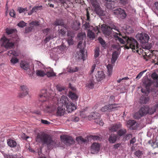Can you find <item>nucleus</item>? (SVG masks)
Returning <instances> with one entry per match:
<instances>
[{
	"label": "nucleus",
	"mask_w": 158,
	"mask_h": 158,
	"mask_svg": "<svg viewBox=\"0 0 158 158\" xmlns=\"http://www.w3.org/2000/svg\"><path fill=\"white\" fill-rule=\"evenodd\" d=\"M54 26H62L64 27L65 29L67 28V26L64 23L62 20H56L53 24Z\"/></svg>",
	"instance_id": "nucleus-24"
},
{
	"label": "nucleus",
	"mask_w": 158,
	"mask_h": 158,
	"mask_svg": "<svg viewBox=\"0 0 158 158\" xmlns=\"http://www.w3.org/2000/svg\"><path fill=\"white\" fill-rule=\"evenodd\" d=\"M136 123V121L134 120H129L127 122V125L130 128L133 126Z\"/></svg>",
	"instance_id": "nucleus-36"
},
{
	"label": "nucleus",
	"mask_w": 158,
	"mask_h": 158,
	"mask_svg": "<svg viewBox=\"0 0 158 158\" xmlns=\"http://www.w3.org/2000/svg\"><path fill=\"white\" fill-rule=\"evenodd\" d=\"M152 60L154 63H158V56L152 55Z\"/></svg>",
	"instance_id": "nucleus-56"
},
{
	"label": "nucleus",
	"mask_w": 158,
	"mask_h": 158,
	"mask_svg": "<svg viewBox=\"0 0 158 158\" xmlns=\"http://www.w3.org/2000/svg\"><path fill=\"white\" fill-rule=\"evenodd\" d=\"M15 31V30L13 29H6V32L8 35L11 34Z\"/></svg>",
	"instance_id": "nucleus-54"
},
{
	"label": "nucleus",
	"mask_w": 158,
	"mask_h": 158,
	"mask_svg": "<svg viewBox=\"0 0 158 158\" xmlns=\"http://www.w3.org/2000/svg\"><path fill=\"white\" fill-rule=\"evenodd\" d=\"M87 36L89 38L94 39L95 38V34L89 29L88 30Z\"/></svg>",
	"instance_id": "nucleus-38"
},
{
	"label": "nucleus",
	"mask_w": 158,
	"mask_h": 158,
	"mask_svg": "<svg viewBox=\"0 0 158 158\" xmlns=\"http://www.w3.org/2000/svg\"><path fill=\"white\" fill-rule=\"evenodd\" d=\"M69 97L72 100L76 101L78 98V96L76 94L75 91H70L69 93Z\"/></svg>",
	"instance_id": "nucleus-23"
},
{
	"label": "nucleus",
	"mask_w": 158,
	"mask_h": 158,
	"mask_svg": "<svg viewBox=\"0 0 158 158\" xmlns=\"http://www.w3.org/2000/svg\"><path fill=\"white\" fill-rule=\"evenodd\" d=\"M18 10H19V12L20 13H21L24 12L25 11H27V8H23L20 7L18 9Z\"/></svg>",
	"instance_id": "nucleus-63"
},
{
	"label": "nucleus",
	"mask_w": 158,
	"mask_h": 158,
	"mask_svg": "<svg viewBox=\"0 0 158 158\" xmlns=\"http://www.w3.org/2000/svg\"><path fill=\"white\" fill-rule=\"evenodd\" d=\"M68 42L69 45H71L73 44V40L72 38H69L68 39Z\"/></svg>",
	"instance_id": "nucleus-62"
},
{
	"label": "nucleus",
	"mask_w": 158,
	"mask_h": 158,
	"mask_svg": "<svg viewBox=\"0 0 158 158\" xmlns=\"http://www.w3.org/2000/svg\"><path fill=\"white\" fill-rule=\"evenodd\" d=\"M76 140L79 143L82 142H85L86 141V140H85L82 137L79 136L76 137Z\"/></svg>",
	"instance_id": "nucleus-48"
},
{
	"label": "nucleus",
	"mask_w": 158,
	"mask_h": 158,
	"mask_svg": "<svg viewBox=\"0 0 158 158\" xmlns=\"http://www.w3.org/2000/svg\"><path fill=\"white\" fill-rule=\"evenodd\" d=\"M58 33L60 36L63 37L65 35L66 31L64 28H61L58 30Z\"/></svg>",
	"instance_id": "nucleus-41"
},
{
	"label": "nucleus",
	"mask_w": 158,
	"mask_h": 158,
	"mask_svg": "<svg viewBox=\"0 0 158 158\" xmlns=\"http://www.w3.org/2000/svg\"><path fill=\"white\" fill-rule=\"evenodd\" d=\"M43 32L44 34H46V35H48L44 40V42L45 43H47L51 40L52 39L56 37L54 35V32L52 31L49 28H47L43 30Z\"/></svg>",
	"instance_id": "nucleus-5"
},
{
	"label": "nucleus",
	"mask_w": 158,
	"mask_h": 158,
	"mask_svg": "<svg viewBox=\"0 0 158 158\" xmlns=\"http://www.w3.org/2000/svg\"><path fill=\"white\" fill-rule=\"evenodd\" d=\"M10 61L13 65H14L19 62V59L15 56H13L10 60Z\"/></svg>",
	"instance_id": "nucleus-42"
},
{
	"label": "nucleus",
	"mask_w": 158,
	"mask_h": 158,
	"mask_svg": "<svg viewBox=\"0 0 158 158\" xmlns=\"http://www.w3.org/2000/svg\"><path fill=\"white\" fill-rule=\"evenodd\" d=\"M100 114L97 112L91 113V114L88 116V118L89 120L92 119H99Z\"/></svg>",
	"instance_id": "nucleus-22"
},
{
	"label": "nucleus",
	"mask_w": 158,
	"mask_h": 158,
	"mask_svg": "<svg viewBox=\"0 0 158 158\" xmlns=\"http://www.w3.org/2000/svg\"><path fill=\"white\" fill-rule=\"evenodd\" d=\"M114 29L118 31V30L116 29V27L111 28L110 26H107L106 27H105L103 30V33L106 36H109L110 35L111 33V30L112 29Z\"/></svg>",
	"instance_id": "nucleus-16"
},
{
	"label": "nucleus",
	"mask_w": 158,
	"mask_h": 158,
	"mask_svg": "<svg viewBox=\"0 0 158 158\" xmlns=\"http://www.w3.org/2000/svg\"><path fill=\"white\" fill-rule=\"evenodd\" d=\"M91 138L93 140H99L100 138L98 135H91Z\"/></svg>",
	"instance_id": "nucleus-58"
},
{
	"label": "nucleus",
	"mask_w": 158,
	"mask_h": 158,
	"mask_svg": "<svg viewBox=\"0 0 158 158\" xmlns=\"http://www.w3.org/2000/svg\"><path fill=\"white\" fill-rule=\"evenodd\" d=\"M26 23L24 22L23 21H20L19 23L17 25L19 27L23 28L26 26Z\"/></svg>",
	"instance_id": "nucleus-51"
},
{
	"label": "nucleus",
	"mask_w": 158,
	"mask_h": 158,
	"mask_svg": "<svg viewBox=\"0 0 158 158\" xmlns=\"http://www.w3.org/2000/svg\"><path fill=\"white\" fill-rule=\"evenodd\" d=\"M94 10L97 15L101 16H103V11L101 10L99 6L95 8Z\"/></svg>",
	"instance_id": "nucleus-33"
},
{
	"label": "nucleus",
	"mask_w": 158,
	"mask_h": 158,
	"mask_svg": "<svg viewBox=\"0 0 158 158\" xmlns=\"http://www.w3.org/2000/svg\"><path fill=\"white\" fill-rule=\"evenodd\" d=\"M152 77L154 80L158 79V74L155 73H153L152 75Z\"/></svg>",
	"instance_id": "nucleus-61"
},
{
	"label": "nucleus",
	"mask_w": 158,
	"mask_h": 158,
	"mask_svg": "<svg viewBox=\"0 0 158 158\" xmlns=\"http://www.w3.org/2000/svg\"><path fill=\"white\" fill-rule=\"evenodd\" d=\"M107 69L108 74L109 76H110L112 72L113 67L111 64H108L107 66Z\"/></svg>",
	"instance_id": "nucleus-39"
},
{
	"label": "nucleus",
	"mask_w": 158,
	"mask_h": 158,
	"mask_svg": "<svg viewBox=\"0 0 158 158\" xmlns=\"http://www.w3.org/2000/svg\"><path fill=\"white\" fill-rule=\"evenodd\" d=\"M83 26L84 27V29L85 30L89 29V28L90 27L89 23L86 22H85V23L83 25Z\"/></svg>",
	"instance_id": "nucleus-53"
},
{
	"label": "nucleus",
	"mask_w": 158,
	"mask_h": 158,
	"mask_svg": "<svg viewBox=\"0 0 158 158\" xmlns=\"http://www.w3.org/2000/svg\"><path fill=\"white\" fill-rule=\"evenodd\" d=\"M118 135L114 134H111L108 138V141L110 143H115L117 140Z\"/></svg>",
	"instance_id": "nucleus-20"
},
{
	"label": "nucleus",
	"mask_w": 158,
	"mask_h": 158,
	"mask_svg": "<svg viewBox=\"0 0 158 158\" xmlns=\"http://www.w3.org/2000/svg\"><path fill=\"white\" fill-rule=\"evenodd\" d=\"M149 143L151 144L152 147L153 148H158V140H156L154 142H153L152 140H151L149 141Z\"/></svg>",
	"instance_id": "nucleus-37"
},
{
	"label": "nucleus",
	"mask_w": 158,
	"mask_h": 158,
	"mask_svg": "<svg viewBox=\"0 0 158 158\" xmlns=\"http://www.w3.org/2000/svg\"><path fill=\"white\" fill-rule=\"evenodd\" d=\"M117 104H114L105 106L101 108V110L102 112L112 110L117 107Z\"/></svg>",
	"instance_id": "nucleus-12"
},
{
	"label": "nucleus",
	"mask_w": 158,
	"mask_h": 158,
	"mask_svg": "<svg viewBox=\"0 0 158 158\" xmlns=\"http://www.w3.org/2000/svg\"><path fill=\"white\" fill-rule=\"evenodd\" d=\"M10 15L12 17L15 18L16 16L15 12L13 10L10 11L9 13Z\"/></svg>",
	"instance_id": "nucleus-64"
},
{
	"label": "nucleus",
	"mask_w": 158,
	"mask_h": 158,
	"mask_svg": "<svg viewBox=\"0 0 158 158\" xmlns=\"http://www.w3.org/2000/svg\"><path fill=\"white\" fill-rule=\"evenodd\" d=\"M56 88L57 90L60 92V94H66L67 89L64 87L59 85H57L56 86Z\"/></svg>",
	"instance_id": "nucleus-26"
},
{
	"label": "nucleus",
	"mask_w": 158,
	"mask_h": 158,
	"mask_svg": "<svg viewBox=\"0 0 158 158\" xmlns=\"http://www.w3.org/2000/svg\"><path fill=\"white\" fill-rule=\"evenodd\" d=\"M21 90L18 94V97L19 98H23L28 94V89L27 86L25 85L21 86Z\"/></svg>",
	"instance_id": "nucleus-10"
},
{
	"label": "nucleus",
	"mask_w": 158,
	"mask_h": 158,
	"mask_svg": "<svg viewBox=\"0 0 158 158\" xmlns=\"http://www.w3.org/2000/svg\"><path fill=\"white\" fill-rule=\"evenodd\" d=\"M146 71V70H145L140 72L137 75L136 77V78L137 79H140V77H141V76L143 75V73L145 72Z\"/></svg>",
	"instance_id": "nucleus-55"
},
{
	"label": "nucleus",
	"mask_w": 158,
	"mask_h": 158,
	"mask_svg": "<svg viewBox=\"0 0 158 158\" xmlns=\"http://www.w3.org/2000/svg\"><path fill=\"white\" fill-rule=\"evenodd\" d=\"M60 138L62 140H64L67 144H71L74 142V140L72 138L67 135H63L60 136Z\"/></svg>",
	"instance_id": "nucleus-13"
},
{
	"label": "nucleus",
	"mask_w": 158,
	"mask_h": 158,
	"mask_svg": "<svg viewBox=\"0 0 158 158\" xmlns=\"http://www.w3.org/2000/svg\"><path fill=\"white\" fill-rule=\"evenodd\" d=\"M98 40L99 43L101 44L103 47H105L106 46L105 42L102 37H99L98 38Z\"/></svg>",
	"instance_id": "nucleus-46"
},
{
	"label": "nucleus",
	"mask_w": 158,
	"mask_h": 158,
	"mask_svg": "<svg viewBox=\"0 0 158 158\" xmlns=\"http://www.w3.org/2000/svg\"><path fill=\"white\" fill-rule=\"evenodd\" d=\"M149 100V98L148 96L142 95L140 98L139 102L141 103H146Z\"/></svg>",
	"instance_id": "nucleus-28"
},
{
	"label": "nucleus",
	"mask_w": 158,
	"mask_h": 158,
	"mask_svg": "<svg viewBox=\"0 0 158 158\" xmlns=\"http://www.w3.org/2000/svg\"><path fill=\"white\" fill-rule=\"evenodd\" d=\"M81 23L78 21H76L74 22L73 24L71 26L72 28L75 30L77 31L79 29Z\"/></svg>",
	"instance_id": "nucleus-25"
},
{
	"label": "nucleus",
	"mask_w": 158,
	"mask_h": 158,
	"mask_svg": "<svg viewBox=\"0 0 158 158\" xmlns=\"http://www.w3.org/2000/svg\"><path fill=\"white\" fill-rule=\"evenodd\" d=\"M36 141H40L43 144H46L48 148L51 147L54 144L52 138L49 135L44 132L37 134Z\"/></svg>",
	"instance_id": "nucleus-2"
},
{
	"label": "nucleus",
	"mask_w": 158,
	"mask_h": 158,
	"mask_svg": "<svg viewBox=\"0 0 158 158\" xmlns=\"http://www.w3.org/2000/svg\"><path fill=\"white\" fill-rule=\"evenodd\" d=\"M118 55V53L117 51H114L113 53L112 58H111V62L112 63L115 62L117 60Z\"/></svg>",
	"instance_id": "nucleus-34"
},
{
	"label": "nucleus",
	"mask_w": 158,
	"mask_h": 158,
	"mask_svg": "<svg viewBox=\"0 0 158 158\" xmlns=\"http://www.w3.org/2000/svg\"><path fill=\"white\" fill-rule=\"evenodd\" d=\"M114 36L116 41H118L121 44H124L125 48L127 49L131 48L132 51L134 52L139 53L140 50H141L140 46L137 40L132 37H129L127 36L125 34L122 35V34L119 33L118 34L115 33L114 35Z\"/></svg>",
	"instance_id": "nucleus-1"
},
{
	"label": "nucleus",
	"mask_w": 158,
	"mask_h": 158,
	"mask_svg": "<svg viewBox=\"0 0 158 158\" xmlns=\"http://www.w3.org/2000/svg\"><path fill=\"white\" fill-rule=\"evenodd\" d=\"M139 37L140 42L142 44L148 43L149 38L147 34L143 33H142L139 35Z\"/></svg>",
	"instance_id": "nucleus-11"
},
{
	"label": "nucleus",
	"mask_w": 158,
	"mask_h": 158,
	"mask_svg": "<svg viewBox=\"0 0 158 158\" xmlns=\"http://www.w3.org/2000/svg\"><path fill=\"white\" fill-rule=\"evenodd\" d=\"M80 52H77L78 58L82 59L83 61L85 60V54L84 49L80 48Z\"/></svg>",
	"instance_id": "nucleus-21"
},
{
	"label": "nucleus",
	"mask_w": 158,
	"mask_h": 158,
	"mask_svg": "<svg viewBox=\"0 0 158 158\" xmlns=\"http://www.w3.org/2000/svg\"><path fill=\"white\" fill-rule=\"evenodd\" d=\"M100 50L98 48H97L95 50L94 57L95 59L97 58L99 56Z\"/></svg>",
	"instance_id": "nucleus-47"
},
{
	"label": "nucleus",
	"mask_w": 158,
	"mask_h": 158,
	"mask_svg": "<svg viewBox=\"0 0 158 158\" xmlns=\"http://www.w3.org/2000/svg\"><path fill=\"white\" fill-rule=\"evenodd\" d=\"M31 26H34L35 27L39 26L40 25L39 22L37 21H32L29 23Z\"/></svg>",
	"instance_id": "nucleus-45"
},
{
	"label": "nucleus",
	"mask_w": 158,
	"mask_h": 158,
	"mask_svg": "<svg viewBox=\"0 0 158 158\" xmlns=\"http://www.w3.org/2000/svg\"><path fill=\"white\" fill-rule=\"evenodd\" d=\"M148 106L141 107L138 112L134 114L133 115L134 118L137 119H140L141 117L148 114Z\"/></svg>",
	"instance_id": "nucleus-4"
},
{
	"label": "nucleus",
	"mask_w": 158,
	"mask_h": 158,
	"mask_svg": "<svg viewBox=\"0 0 158 158\" xmlns=\"http://www.w3.org/2000/svg\"><path fill=\"white\" fill-rule=\"evenodd\" d=\"M127 131L126 129H120L117 131V135L120 137L124 136L127 133Z\"/></svg>",
	"instance_id": "nucleus-29"
},
{
	"label": "nucleus",
	"mask_w": 158,
	"mask_h": 158,
	"mask_svg": "<svg viewBox=\"0 0 158 158\" xmlns=\"http://www.w3.org/2000/svg\"><path fill=\"white\" fill-rule=\"evenodd\" d=\"M105 77V75L102 71H98V74H96V77L98 81L102 80Z\"/></svg>",
	"instance_id": "nucleus-18"
},
{
	"label": "nucleus",
	"mask_w": 158,
	"mask_h": 158,
	"mask_svg": "<svg viewBox=\"0 0 158 158\" xmlns=\"http://www.w3.org/2000/svg\"><path fill=\"white\" fill-rule=\"evenodd\" d=\"M85 36V34L84 33H80L77 35L78 39L79 40H83V38Z\"/></svg>",
	"instance_id": "nucleus-50"
},
{
	"label": "nucleus",
	"mask_w": 158,
	"mask_h": 158,
	"mask_svg": "<svg viewBox=\"0 0 158 158\" xmlns=\"http://www.w3.org/2000/svg\"><path fill=\"white\" fill-rule=\"evenodd\" d=\"M157 108H158V102L152 107H149L148 106V113L150 114H153L156 112Z\"/></svg>",
	"instance_id": "nucleus-19"
},
{
	"label": "nucleus",
	"mask_w": 158,
	"mask_h": 158,
	"mask_svg": "<svg viewBox=\"0 0 158 158\" xmlns=\"http://www.w3.org/2000/svg\"><path fill=\"white\" fill-rule=\"evenodd\" d=\"M114 13L118 14L120 15H122V18L123 19L125 18L126 16V14L125 11L121 9L116 10Z\"/></svg>",
	"instance_id": "nucleus-30"
},
{
	"label": "nucleus",
	"mask_w": 158,
	"mask_h": 158,
	"mask_svg": "<svg viewBox=\"0 0 158 158\" xmlns=\"http://www.w3.org/2000/svg\"><path fill=\"white\" fill-rule=\"evenodd\" d=\"M2 46L6 48H10L14 45V43L11 41L6 37L4 36L2 37L0 40Z\"/></svg>",
	"instance_id": "nucleus-6"
},
{
	"label": "nucleus",
	"mask_w": 158,
	"mask_h": 158,
	"mask_svg": "<svg viewBox=\"0 0 158 158\" xmlns=\"http://www.w3.org/2000/svg\"><path fill=\"white\" fill-rule=\"evenodd\" d=\"M65 106L67 110L69 112H71L76 110L77 108L75 104L72 102H69Z\"/></svg>",
	"instance_id": "nucleus-14"
},
{
	"label": "nucleus",
	"mask_w": 158,
	"mask_h": 158,
	"mask_svg": "<svg viewBox=\"0 0 158 158\" xmlns=\"http://www.w3.org/2000/svg\"><path fill=\"white\" fill-rule=\"evenodd\" d=\"M5 158H16V155H13L12 154H6L5 156Z\"/></svg>",
	"instance_id": "nucleus-52"
},
{
	"label": "nucleus",
	"mask_w": 158,
	"mask_h": 158,
	"mask_svg": "<svg viewBox=\"0 0 158 158\" xmlns=\"http://www.w3.org/2000/svg\"><path fill=\"white\" fill-rule=\"evenodd\" d=\"M94 83L93 81H89L86 84V86L89 89H92L94 88Z\"/></svg>",
	"instance_id": "nucleus-43"
},
{
	"label": "nucleus",
	"mask_w": 158,
	"mask_h": 158,
	"mask_svg": "<svg viewBox=\"0 0 158 158\" xmlns=\"http://www.w3.org/2000/svg\"><path fill=\"white\" fill-rule=\"evenodd\" d=\"M151 44H148L147 45L144 46V48H143L146 49L147 51H150V50L151 49Z\"/></svg>",
	"instance_id": "nucleus-60"
},
{
	"label": "nucleus",
	"mask_w": 158,
	"mask_h": 158,
	"mask_svg": "<svg viewBox=\"0 0 158 158\" xmlns=\"http://www.w3.org/2000/svg\"><path fill=\"white\" fill-rule=\"evenodd\" d=\"M45 71L46 72V73H45V75H46L48 77L56 76L53 70L51 69H47V70H45Z\"/></svg>",
	"instance_id": "nucleus-31"
},
{
	"label": "nucleus",
	"mask_w": 158,
	"mask_h": 158,
	"mask_svg": "<svg viewBox=\"0 0 158 158\" xmlns=\"http://www.w3.org/2000/svg\"><path fill=\"white\" fill-rule=\"evenodd\" d=\"M57 109L56 114L58 116L63 115L65 112V108L63 106H60L56 103L52 102L49 104L44 109V111L48 113H52Z\"/></svg>",
	"instance_id": "nucleus-3"
},
{
	"label": "nucleus",
	"mask_w": 158,
	"mask_h": 158,
	"mask_svg": "<svg viewBox=\"0 0 158 158\" xmlns=\"http://www.w3.org/2000/svg\"><path fill=\"white\" fill-rule=\"evenodd\" d=\"M96 66V65L95 64H94L92 65L90 71V74H91L93 73L95 69Z\"/></svg>",
	"instance_id": "nucleus-59"
},
{
	"label": "nucleus",
	"mask_w": 158,
	"mask_h": 158,
	"mask_svg": "<svg viewBox=\"0 0 158 158\" xmlns=\"http://www.w3.org/2000/svg\"><path fill=\"white\" fill-rule=\"evenodd\" d=\"M143 154V152L139 150L136 151L134 153V155L138 158H140Z\"/></svg>",
	"instance_id": "nucleus-40"
},
{
	"label": "nucleus",
	"mask_w": 158,
	"mask_h": 158,
	"mask_svg": "<svg viewBox=\"0 0 158 158\" xmlns=\"http://www.w3.org/2000/svg\"><path fill=\"white\" fill-rule=\"evenodd\" d=\"M91 2L94 8L99 6L98 3L97 2V0H91Z\"/></svg>",
	"instance_id": "nucleus-49"
},
{
	"label": "nucleus",
	"mask_w": 158,
	"mask_h": 158,
	"mask_svg": "<svg viewBox=\"0 0 158 158\" xmlns=\"http://www.w3.org/2000/svg\"><path fill=\"white\" fill-rule=\"evenodd\" d=\"M100 144L96 142L93 143L91 146V153L95 154L98 153L100 151Z\"/></svg>",
	"instance_id": "nucleus-9"
},
{
	"label": "nucleus",
	"mask_w": 158,
	"mask_h": 158,
	"mask_svg": "<svg viewBox=\"0 0 158 158\" xmlns=\"http://www.w3.org/2000/svg\"><path fill=\"white\" fill-rule=\"evenodd\" d=\"M132 136V135L131 134H127L125 135L124 138L126 140H127L130 139Z\"/></svg>",
	"instance_id": "nucleus-57"
},
{
	"label": "nucleus",
	"mask_w": 158,
	"mask_h": 158,
	"mask_svg": "<svg viewBox=\"0 0 158 158\" xmlns=\"http://www.w3.org/2000/svg\"><path fill=\"white\" fill-rule=\"evenodd\" d=\"M19 52L15 50H10L8 52L7 54L9 56H10L11 55L15 56H18L19 55Z\"/></svg>",
	"instance_id": "nucleus-32"
},
{
	"label": "nucleus",
	"mask_w": 158,
	"mask_h": 158,
	"mask_svg": "<svg viewBox=\"0 0 158 158\" xmlns=\"http://www.w3.org/2000/svg\"><path fill=\"white\" fill-rule=\"evenodd\" d=\"M50 96V94L48 93L46 90H43L40 95L39 100L41 102L46 101L49 99Z\"/></svg>",
	"instance_id": "nucleus-8"
},
{
	"label": "nucleus",
	"mask_w": 158,
	"mask_h": 158,
	"mask_svg": "<svg viewBox=\"0 0 158 158\" xmlns=\"http://www.w3.org/2000/svg\"><path fill=\"white\" fill-rule=\"evenodd\" d=\"M20 67L25 70H27L30 69V64L27 61L23 60L20 62Z\"/></svg>",
	"instance_id": "nucleus-17"
},
{
	"label": "nucleus",
	"mask_w": 158,
	"mask_h": 158,
	"mask_svg": "<svg viewBox=\"0 0 158 158\" xmlns=\"http://www.w3.org/2000/svg\"><path fill=\"white\" fill-rule=\"evenodd\" d=\"M69 99L66 96L64 95H63L60 99L59 101V104H60V106H64V107L68 104L69 102Z\"/></svg>",
	"instance_id": "nucleus-15"
},
{
	"label": "nucleus",
	"mask_w": 158,
	"mask_h": 158,
	"mask_svg": "<svg viewBox=\"0 0 158 158\" xmlns=\"http://www.w3.org/2000/svg\"><path fill=\"white\" fill-rule=\"evenodd\" d=\"M122 124L120 122L113 124L108 127L109 130L111 132H116L122 128Z\"/></svg>",
	"instance_id": "nucleus-7"
},
{
	"label": "nucleus",
	"mask_w": 158,
	"mask_h": 158,
	"mask_svg": "<svg viewBox=\"0 0 158 158\" xmlns=\"http://www.w3.org/2000/svg\"><path fill=\"white\" fill-rule=\"evenodd\" d=\"M67 69L68 72L69 73H73L78 71V67H75V68L69 67L67 68Z\"/></svg>",
	"instance_id": "nucleus-35"
},
{
	"label": "nucleus",
	"mask_w": 158,
	"mask_h": 158,
	"mask_svg": "<svg viewBox=\"0 0 158 158\" xmlns=\"http://www.w3.org/2000/svg\"><path fill=\"white\" fill-rule=\"evenodd\" d=\"M36 73V74L38 76L43 77L45 75V73L43 71L39 70H37Z\"/></svg>",
	"instance_id": "nucleus-44"
},
{
	"label": "nucleus",
	"mask_w": 158,
	"mask_h": 158,
	"mask_svg": "<svg viewBox=\"0 0 158 158\" xmlns=\"http://www.w3.org/2000/svg\"><path fill=\"white\" fill-rule=\"evenodd\" d=\"M8 145L11 148H15L17 145L16 142L14 140L9 139L7 140Z\"/></svg>",
	"instance_id": "nucleus-27"
}]
</instances>
